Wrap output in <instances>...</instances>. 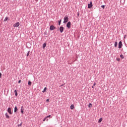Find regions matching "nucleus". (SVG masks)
Instances as JSON below:
<instances>
[{"instance_id":"nucleus-1","label":"nucleus","mask_w":127,"mask_h":127,"mask_svg":"<svg viewBox=\"0 0 127 127\" xmlns=\"http://www.w3.org/2000/svg\"><path fill=\"white\" fill-rule=\"evenodd\" d=\"M68 20L69 18L68 17L64 16V23H66V22H68Z\"/></svg>"},{"instance_id":"nucleus-2","label":"nucleus","mask_w":127,"mask_h":127,"mask_svg":"<svg viewBox=\"0 0 127 127\" xmlns=\"http://www.w3.org/2000/svg\"><path fill=\"white\" fill-rule=\"evenodd\" d=\"M92 6H93V3L92 2V1H91L90 3L88 4V8H92Z\"/></svg>"},{"instance_id":"nucleus-3","label":"nucleus","mask_w":127,"mask_h":127,"mask_svg":"<svg viewBox=\"0 0 127 127\" xmlns=\"http://www.w3.org/2000/svg\"><path fill=\"white\" fill-rule=\"evenodd\" d=\"M66 27H67V28H70L71 27V22L69 21L67 22V24H66Z\"/></svg>"},{"instance_id":"nucleus-4","label":"nucleus","mask_w":127,"mask_h":127,"mask_svg":"<svg viewBox=\"0 0 127 127\" xmlns=\"http://www.w3.org/2000/svg\"><path fill=\"white\" fill-rule=\"evenodd\" d=\"M56 28L53 26V25H52L50 27V30H54V29H56Z\"/></svg>"},{"instance_id":"nucleus-5","label":"nucleus","mask_w":127,"mask_h":127,"mask_svg":"<svg viewBox=\"0 0 127 127\" xmlns=\"http://www.w3.org/2000/svg\"><path fill=\"white\" fill-rule=\"evenodd\" d=\"M60 31L61 33L64 31V27L62 26L60 27Z\"/></svg>"},{"instance_id":"nucleus-6","label":"nucleus","mask_w":127,"mask_h":127,"mask_svg":"<svg viewBox=\"0 0 127 127\" xmlns=\"http://www.w3.org/2000/svg\"><path fill=\"white\" fill-rule=\"evenodd\" d=\"M122 46H123V43H122V41H120L119 43V49H121V48H122Z\"/></svg>"},{"instance_id":"nucleus-7","label":"nucleus","mask_w":127,"mask_h":127,"mask_svg":"<svg viewBox=\"0 0 127 127\" xmlns=\"http://www.w3.org/2000/svg\"><path fill=\"white\" fill-rule=\"evenodd\" d=\"M7 112L10 115H12V113L11 112V109L10 108H8Z\"/></svg>"},{"instance_id":"nucleus-8","label":"nucleus","mask_w":127,"mask_h":127,"mask_svg":"<svg viewBox=\"0 0 127 127\" xmlns=\"http://www.w3.org/2000/svg\"><path fill=\"white\" fill-rule=\"evenodd\" d=\"M14 27H18L19 26V22H17L13 25Z\"/></svg>"},{"instance_id":"nucleus-9","label":"nucleus","mask_w":127,"mask_h":127,"mask_svg":"<svg viewBox=\"0 0 127 127\" xmlns=\"http://www.w3.org/2000/svg\"><path fill=\"white\" fill-rule=\"evenodd\" d=\"M23 111H24V109L23 108V106H21V114H23Z\"/></svg>"},{"instance_id":"nucleus-10","label":"nucleus","mask_w":127,"mask_h":127,"mask_svg":"<svg viewBox=\"0 0 127 127\" xmlns=\"http://www.w3.org/2000/svg\"><path fill=\"white\" fill-rule=\"evenodd\" d=\"M14 93H15V96L16 97H17L18 94H17V91L16 90H14Z\"/></svg>"},{"instance_id":"nucleus-11","label":"nucleus","mask_w":127,"mask_h":127,"mask_svg":"<svg viewBox=\"0 0 127 127\" xmlns=\"http://www.w3.org/2000/svg\"><path fill=\"white\" fill-rule=\"evenodd\" d=\"M7 20H9V19H8V17H6L5 19H4V21H7Z\"/></svg>"},{"instance_id":"nucleus-12","label":"nucleus","mask_w":127,"mask_h":127,"mask_svg":"<svg viewBox=\"0 0 127 127\" xmlns=\"http://www.w3.org/2000/svg\"><path fill=\"white\" fill-rule=\"evenodd\" d=\"M5 115L6 116V119H9V116H8V114H7V113H5Z\"/></svg>"},{"instance_id":"nucleus-13","label":"nucleus","mask_w":127,"mask_h":127,"mask_svg":"<svg viewBox=\"0 0 127 127\" xmlns=\"http://www.w3.org/2000/svg\"><path fill=\"white\" fill-rule=\"evenodd\" d=\"M31 84H32V82H31V81L29 80L28 83V85H29V86H31Z\"/></svg>"},{"instance_id":"nucleus-14","label":"nucleus","mask_w":127,"mask_h":127,"mask_svg":"<svg viewBox=\"0 0 127 127\" xmlns=\"http://www.w3.org/2000/svg\"><path fill=\"white\" fill-rule=\"evenodd\" d=\"M17 111V107L16 106H15L14 108V113H16Z\"/></svg>"},{"instance_id":"nucleus-15","label":"nucleus","mask_w":127,"mask_h":127,"mask_svg":"<svg viewBox=\"0 0 127 127\" xmlns=\"http://www.w3.org/2000/svg\"><path fill=\"white\" fill-rule=\"evenodd\" d=\"M46 47V43H45L43 45V48H45Z\"/></svg>"},{"instance_id":"nucleus-16","label":"nucleus","mask_w":127,"mask_h":127,"mask_svg":"<svg viewBox=\"0 0 127 127\" xmlns=\"http://www.w3.org/2000/svg\"><path fill=\"white\" fill-rule=\"evenodd\" d=\"M114 46H115V47H118V42H115Z\"/></svg>"},{"instance_id":"nucleus-17","label":"nucleus","mask_w":127,"mask_h":127,"mask_svg":"<svg viewBox=\"0 0 127 127\" xmlns=\"http://www.w3.org/2000/svg\"><path fill=\"white\" fill-rule=\"evenodd\" d=\"M70 109H71V110H73V109H74V105H73V104L71 105Z\"/></svg>"},{"instance_id":"nucleus-18","label":"nucleus","mask_w":127,"mask_h":127,"mask_svg":"<svg viewBox=\"0 0 127 127\" xmlns=\"http://www.w3.org/2000/svg\"><path fill=\"white\" fill-rule=\"evenodd\" d=\"M46 90H47V88L45 87L43 91V93H44V92H45L46 91Z\"/></svg>"},{"instance_id":"nucleus-19","label":"nucleus","mask_w":127,"mask_h":127,"mask_svg":"<svg viewBox=\"0 0 127 127\" xmlns=\"http://www.w3.org/2000/svg\"><path fill=\"white\" fill-rule=\"evenodd\" d=\"M102 121H103V119L102 118H100L99 121H98V123H101L102 122Z\"/></svg>"},{"instance_id":"nucleus-20","label":"nucleus","mask_w":127,"mask_h":127,"mask_svg":"<svg viewBox=\"0 0 127 127\" xmlns=\"http://www.w3.org/2000/svg\"><path fill=\"white\" fill-rule=\"evenodd\" d=\"M61 21H62V19H60V21H59V25H60L61 24Z\"/></svg>"},{"instance_id":"nucleus-21","label":"nucleus","mask_w":127,"mask_h":127,"mask_svg":"<svg viewBox=\"0 0 127 127\" xmlns=\"http://www.w3.org/2000/svg\"><path fill=\"white\" fill-rule=\"evenodd\" d=\"M120 57H121V58H122V59H124V58H125V57H124V55H121Z\"/></svg>"},{"instance_id":"nucleus-22","label":"nucleus","mask_w":127,"mask_h":127,"mask_svg":"<svg viewBox=\"0 0 127 127\" xmlns=\"http://www.w3.org/2000/svg\"><path fill=\"white\" fill-rule=\"evenodd\" d=\"M92 107V103H89L88 105L89 108H91Z\"/></svg>"},{"instance_id":"nucleus-23","label":"nucleus","mask_w":127,"mask_h":127,"mask_svg":"<svg viewBox=\"0 0 127 127\" xmlns=\"http://www.w3.org/2000/svg\"><path fill=\"white\" fill-rule=\"evenodd\" d=\"M30 52V51H28V53H27V56H29V53Z\"/></svg>"},{"instance_id":"nucleus-24","label":"nucleus","mask_w":127,"mask_h":127,"mask_svg":"<svg viewBox=\"0 0 127 127\" xmlns=\"http://www.w3.org/2000/svg\"><path fill=\"white\" fill-rule=\"evenodd\" d=\"M101 7H102L103 9H104V8H105V5H102L101 6Z\"/></svg>"},{"instance_id":"nucleus-25","label":"nucleus","mask_w":127,"mask_h":127,"mask_svg":"<svg viewBox=\"0 0 127 127\" xmlns=\"http://www.w3.org/2000/svg\"><path fill=\"white\" fill-rule=\"evenodd\" d=\"M51 117V115H49L46 117V118L47 119V118H50Z\"/></svg>"},{"instance_id":"nucleus-26","label":"nucleus","mask_w":127,"mask_h":127,"mask_svg":"<svg viewBox=\"0 0 127 127\" xmlns=\"http://www.w3.org/2000/svg\"><path fill=\"white\" fill-rule=\"evenodd\" d=\"M46 102H47V103H49V99H47Z\"/></svg>"},{"instance_id":"nucleus-27","label":"nucleus","mask_w":127,"mask_h":127,"mask_svg":"<svg viewBox=\"0 0 127 127\" xmlns=\"http://www.w3.org/2000/svg\"><path fill=\"white\" fill-rule=\"evenodd\" d=\"M46 119H47L46 117L43 120V122H45V121H46Z\"/></svg>"},{"instance_id":"nucleus-28","label":"nucleus","mask_w":127,"mask_h":127,"mask_svg":"<svg viewBox=\"0 0 127 127\" xmlns=\"http://www.w3.org/2000/svg\"><path fill=\"white\" fill-rule=\"evenodd\" d=\"M22 124L21 123L20 124L18 125V127H21Z\"/></svg>"},{"instance_id":"nucleus-29","label":"nucleus","mask_w":127,"mask_h":127,"mask_svg":"<svg viewBox=\"0 0 127 127\" xmlns=\"http://www.w3.org/2000/svg\"><path fill=\"white\" fill-rule=\"evenodd\" d=\"M117 61H120V60H121V59H120V58H117Z\"/></svg>"},{"instance_id":"nucleus-30","label":"nucleus","mask_w":127,"mask_h":127,"mask_svg":"<svg viewBox=\"0 0 127 127\" xmlns=\"http://www.w3.org/2000/svg\"><path fill=\"white\" fill-rule=\"evenodd\" d=\"M21 80H19L18 81V83H21Z\"/></svg>"},{"instance_id":"nucleus-31","label":"nucleus","mask_w":127,"mask_h":127,"mask_svg":"<svg viewBox=\"0 0 127 127\" xmlns=\"http://www.w3.org/2000/svg\"><path fill=\"white\" fill-rule=\"evenodd\" d=\"M0 78H1V73L0 72Z\"/></svg>"},{"instance_id":"nucleus-32","label":"nucleus","mask_w":127,"mask_h":127,"mask_svg":"<svg viewBox=\"0 0 127 127\" xmlns=\"http://www.w3.org/2000/svg\"><path fill=\"white\" fill-rule=\"evenodd\" d=\"M93 86H96V83H94V84H93Z\"/></svg>"},{"instance_id":"nucleus-33","label":"nucleus","mask_w":127,"mask_h":127,"mask_svg":"<svg viewBox=\"0 0 127 127\" xmlns=\"http://www.w3.org/2000/svg\"><path fill=\"white\" fill-rule=\"evenodd\" d=\"M92 88H94V86L93 85L92 86Z\"/></svg>"},{"instance_id":"nucleus-34","label":"nucleus","mask_w":127,"mask_h":127,"mask_svg":"<svg viewBox=\"0 0 127 127\" xmlns=\"http://www.w3.org/2000/svg\"><path fill=\"white\" fill-rule=\"evenodd\" d=\"M77 16H79V13L77 14Z\"/></svg>"},{"instance_id":"nucleus-35","label":"nucleus","mask_w":127,"mask_h":127,"mask_svg":"<svg viewBox=\"0 0 127 127\" xmlns=\"http://www.w3.org/2000/svg\"><path fill=\"white\" fill-rule=\"evenodd\" d=\"M64 85L63 84V85H62L61 86H63Z\"/></svg>"},{"instance_id":"nucleus-36","label":"nucleus","mask_w":127,"mask_h":127,"mask_svg":"<svg viewBox=\"0 0 127 127\" xmlns=\"http://www.w3.org/2000/svg\"><path fill=\"white\" fill-rule=\"evenodd\" d=\"M47 121H48V119H47Z\"/></svg>"}]
</instances>
